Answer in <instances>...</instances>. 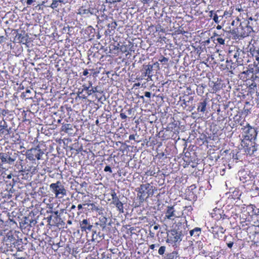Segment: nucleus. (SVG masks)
Wrapping results in <instances>:
<instances>
[{
	"label": "nucleus",
	"instance_id": "1",
	"mask_svg": "<svg viewBox=\"0 0 259 259\" xmlns=\"http://www.w3.org/2000/svg\"><path fill=\"white\" fill-rule=\"evenodd\" d=\"M249 21H248L247 23L240 22L239 27L237 29V30L235 29H233L232 30V34H236V35H238V36H240L243 38L248 36H253L254 31H253L252 27L251 26H249Z\"/></svg>",
	"mask_w": 259,
	"mask_h": 259
},
{
	"label": "nucleus",
	"instance_id": "2",
	"mask_svg": "<svg viewBox=\"0 0 259 259\" xmlns=\"http://www.w3.org/2000/svg\"><path fill=\"white\" fill-rule=\"evenodd\" d=\"M18 154L14 151L7 153L0 152V161L2 164H13Z\"/></svg>",
	"mask_w": 259,
	"mask_h": 259
},
{
	"label": "nucleus",
	"instance_id": "3",
	"mask_svg": "<svg viewBox=\"0 0 259 259\" xmlns=\"http://www.w3.org/2000/svg\"><path fill=\"white\" fill-rule=\"evenodd\" d=\"M50 188L52 191L55 194V197L58 198H62L66 195V190L64 186L60 181H57L55 183H52L50 185Z\"/></svg>",
	"mask_w": 259,
	"mask_h": 259
},
{
	"label": "nucleus",
	"instance_id": "4",
	"mask_svg": "<svg viewBox=\"0 0 259 259\" xmlns=\"http://www.w3.org/2000/svg\"><path fill=\"white\" fill-rule=\"evenodd\" d=\"M245 52L240 48H236L234 50H230L229 55L230 57L232 56L236 59L238 65H242L244 63L243 58H244Z\"/></svg>",
	"mask_w": 259,
	"mask_h": 259
},
{
	"label": "nucleus",
	"instance_id": "5",
	"mask_svg": "<svg viewBox=\"0 0 259 259\" xmlns=\"http://www.w3.org/2000/svg\"><path fill=\"white\" fill-rule=\"evenodd\" d=\"M44 154V151L37 147L35 148H31L28 151L27 157L30 160L35 159L39 160L42 159V156Z\"/></svg>",
	"mask_w": 259,
	"mask_h": 259
},
{
	"label": "nucleus",
	"instance_id": "6",
	"mask_svg": "<svg viewBox=\"0 0 259 259\" xmlns=\"http://www.w3.org/2000/svg\"><path fill=\"white\" fill-rule=\"evenodd\" d=\"M151 189L149 184H145L141 185L139 188L138 193L143 196H146L149 197L153 195V192H151Z\"/></svg>",
	"mask_w": 259,
	"mask_h": 259
},
{
	"label": "nucleus",
	"instance_id": "7",
	"mask_svg": "<svg viewBox=\"0 0 259 259\" xmlns=\"http://www.w3.org/2000/svg\"><path fill=\"white\" fill-rule=\"evenodd\" d=\"M82 87H83V90H85L86 93L85 95H82V98L83 99H86L87 96L91 95L94 93L98 92L97 87H92V82H89V85L83 84Z\"/></svg>",
	"mask_w": 259,
	"mask_h": 259
},
{
	"label": "nucleus",
	"instance_id": "8",
	"mask_svg": "<svg viewBox=\"0 0 259 259\" xmlns=\"http://www.w3.org/2000/svg\"><path fill=\"white\" fill-rule=\"evenodd\" d=\"M111 195L112 196L113 204L116 206V207L117 208V209L120 212H123V203L119 200L116 195V193L115 192V191H113L112 192Z\"/></svg>",
	"mask_w": 259,
	"mask_h": 259
},
{
	"label": "nucleus",
	"instance_id": "9",
	"mask_svg": "<svg viewBox=\"0 0 259 259\" xmlns=\"http://www.w3.org/2000/svg\"><path fill=\"white\" fill-rule=\"evenodd\" d=\"M244 130H245V132L246 134L245 137L247 138V139L251 140L255 139L257 136V133L254 128L251 127L248 124L247 126L245 127Z\"/></svg>",
	"mask_w": 259,
	"mask_h": 259
},
{
	"label": "nucleus",
	"instance_id": "10",
	"mask_svg": "<svg viewBox=\"0 0 259 259\" xmlns=\"http://www.w3.org/2000/svg\"><path fill=\"white\" fill-rule=\"evenodd\" d=\"M94 9L93 8H89L88 9H85L83 7H81L79 9L77 14L82 16L89 17L90 15H94Z\"/></svg>",
	"mask_w": 259,
	"mask_h": 259
},
{
	"label": "nucleus",
	"instance_id": "11",
	"mask_svg": "<svg viewBox=\"0 0 259 259\" xmlns=\"http://www.w3.org/2000/svg\"><path fill=\"white\" fill-rule=\"evenodd\" d=\"M173 236V241L175 242H180L182 240L183 234L182 231L172 230L170 232Z\"/></svg>",
	"mask_w": 259,
	"mask_h": 259
},
{
	"label": "nucleus",
	"instance_id": "12",
	"mask_svg": "<svg viewBox=\"0 0 259 259\" xmlns=\"http://www.w3.org/2000/svg\"><path fill=\"white\" fill-rule=\"evenodd\" d=\"M80 227L82 231H86L87 230L91 231L93 228L88 220L83 219L79 222Z\"/></svg>",
	"mask_w": 259,
	"mask_h": 259
},
{
	"label": "nucleus",
	"instance_id": "13",
	"mask_svg": "<svg viewBox=\"0 0 259 259\" xmlns=\"http://www.w3.org/2000/svg\"><path fill=\"white\" fill-rule=\"evenodd\" d=\"M175 212L176 210L173 206H168L165 216L168 219L174 220L175 218L177 217Z\"/></svg>",
	"mask_w": 259,
	"mask_h": 259
},
{
	"label": "nucleus",
	"instance_id": "14",
	"mask_svg": "<svg viewBox=\"0 0 259 259\" xmlns=\"http://www.w3.org/2000/svg\"><path fill=\"white\" fill-rule=\"evenodd\" d=\"M84 209L85 210L92 211H98L99 210V208L96 206L94 203H87L86 201H84L83 202Z\"/></svg>",
	"mask_w": 259,
	"mask_h": 259
},
{
	"label": "nucleus",
	"instance_id": "15",
	"mask_svg": "<svg viewBox=\"0 0 259 259\" xmlns=\"http://www.w3.org/2000/svg\"><path fill=\"white\" fill-rule=\"evenodd\" d=\"M12 245L14 247L16 248L19 251H22L24 249L23 246V241L21 239H15L12 243Z\"/></svg>",
	"mask_w": 259,
	"mask_h": 259
},
{
	"label": "nucleus",
	"instance_id": "16",
	"mask_svg": "<svg viewBox=\"0 0 259 259\" xmlns=\"http://www.w3.org/2000/svg\"><path fill=\"white\" fill-rule=\"evenodd\" d=\"M207 100L205 99L202 100L198 103V107H197V111L201 112L204 113L206 109V105H207Z\"/></svg>",
	"mask_w": 259,
	"mask_h": 259
},
{
	"label": "nucleus",
	"instance_id": "17",
	"mask_svg": "<svg viewBox=\"0 0 259 259\" xmlns=\"http://www.w3.org/2000/svg\"><path fill=\"white\" fill-rule=\"evenodd\" d=\"M257 145L255 143H253V145L251 144L250 146L248 147L245 148V152L247 154L250 155H253L254 153L257 150Z\"/></svg>",
	"mask_w": 259,
	"mask_h": 259
},
{
	"label": "nucleus",
	"instance_id": "18",
	"mask_svg": "<svg viewBox=\"0 0 259 259\" xmlns=\"http://www.w3.org/2000/svg\"><path fill=\"white\" fill-rule=\"evenodd\" d=\"M143 68L145 69L143 76H150L153 70V65H143Z\"/></svg>",
	"mask_w": 259,
	"mask_h": 259
},
{
	"label": "nucleus",
	"instance_id": "19",
	"mask_svg": "<svg viewBox=\"0 0 259 259\" xmlns=\"http://www.w3.org/2000/svg\"><path fill=\"white\" fill-rule=\"evenodd\" d=\"M201 229L200 228L196 227L190 231L191 236L197 237L201 234Z\"/></svg>",
	"mask_w": 259,
	"mask_h": 259
},
{
	"label": "nucleus",
	"instance_id": "20",
	"mask_svg": "<svg viewBox=\"0 0 259 259\" xmlns=\"http://www.w3.org/2000/svg\"><path fill=\"white\" fill-rule=\"evenodd\" d=\"M15 37L17 40L20 42H23L24 41H27V36H25L24 34H22L21 33H17L15 35Z\"/></svg>",
	"mask_w": 259,
	"mask_h": 259
},
{
	"label": "nucleus",
	"instance_id": "21",
	"mask_svg": "<svg viewBox=\"0 0 259 259\" xmlns=\"http://www.w3.org/2000/svg\"><path fill=\"white\" fill-rule=\"evenodd\" d=\"M72 125L70 124H65L62 126V131L66 133L72 134L70 131H72Z\"/></svg>",
	"mask_w": 259,
	"mask_h": 259
},
{
	"label": "nucleus",
	"instance_id": "22",
	"mask_svg": "<svg viewBox=\"0 0 259 259\" xmlns=\"http://www.w3.org/2000/svg\"><path fill=\"white\" fill-rule=\"evenodd\" d=\"M30 218L29 217H24L23 220H22L20 223L21 227L25 228L28 227L30 225Z\"/></svg>",
	"mask_w": 259,
	"mask_h": 259
},
{
	"label": "nucleus",
	"instance_id": "23",
	"mask_svg": "<svg viewBox=\"0 0 259 259\" xmlns=\"http://www.w3.org/2000/svg\"><path fill=\"white\" fill-rule=\"evenodd\" d=\"M100 225L103 229L106 228V224L107 221V219L105 217H101L99 219Z\"/></svg>",
	"mask_w": 259,
	"mask_h": 259
},
{
	"label": "nucleus",
	"instance_id": "24",
	"mask_svg": "<svg viewBox=\"0 0 259 259\" xmlns=\"http://www.w3.org/2000/svg\"><path fill=\"white\" fill-rule=\"evenodd\" d=\"M102 237L103 235H101L100 233L97 234L96 231H93L92 240L94 241L95 240H98L99 238L102 239Z\"/></svg>",
	"mask_w": 259,
	"mask_h": 259
},
{
	"label": "nucleus",
	"instance_id": "25",
	"mask_svg": "<svg viewBox=\"0 0 259 259\" xmlns=\"http://www.w3.org/2000/svg\"><path fill=\"white\" fill-rule=\"evenodd\" d=\"M59 4L57 0H53L52 3L50 6H47L49 7L53 10H56L59 7Z\"/></svg>",
	"mask_w": 259,
	"mask_h": 259
},
{
	"label": "nucleus",
	"instance_id": "26",
	"mask_svg": "<svg viewBox=\"0 0 259 259\" xmlns=\"http://www.w3.org/2000/svg\"><path fill=\"white\" fill-rule=\"evenodd\" d=\"M188 100H186V99H183L182 101V103L181 104L182 106L186 107L188 106V103L190 101L193 100V97H189Z\"/></svg>",
	"mask_w": 259,
	"mask_h": 259
},
{
	"label": "nucleus",
	"instance_id": "27",
	"mask_svg": "<svg viewBox=\"0 0 259 259\" xmlns=\"http://www.w3.org/2000/svg\"><path fill=\"white\" fill-rule=\"evenodd\" d=\"M250 50L252 55H259V47H253V48H250Z\"/></svg>",
	"mask_w": 259,
	"mask_h": 259
},
{
	"label": "nucleus",
	"instance_id": "28",
	"mask_svg": "<svg viewBox=\"0 0 259 259\" xmlns=\"http://www.w3.org/2000/svg\"><path fill=\"white\" fill-rule=\"evenodd\" d=\"M0 127L1 128L0 132H1L2 130H6L8 133H9V131L7 129L8 125L6 121H4L3 122H1Z\"/></svg>",
	"mask_w": 259,
	"mask_h": 259
},
{
	"label": "nucleus",
	"instance_id": "29",
	"mask_svg": "<svg viewBox=\"0 0 259 259\" xmlns=\"http://www.w3.org/2000/svg\"><path fill=\"white\" fill-rule=\"evenodd\" d=\"M209 232H210L211 233L213 234L214 237L215 238H217L218 237L219 231H217L216 229H215V226L211 227V228L209 230Z\"/></svg>",
	"mask_w": 259,
	"mask_h": 259
},
{
	"label": "nucleus",
	"instance_id": "30",
	"mask_svg": "<svg viewBox=\"0 0 259 259\" xmlns=\"http://www.w3.org/2000/svg\"><path fill=\"white\" fill-rule=\"evenodd\" d=\"M108 27L110 28L111 30L113 31L117 26L116 22L115 21L112 22L111 23L108 24Z\"/></svg>",
	"mask_w": 259,
	"mask_h": 259
},
{
	"label": "nucleus",
	"instance_id": "31",
	"mask_svg": "<svg viewBox=\"0 0 259 259\" xmlns=\"http://www.w3.org/2000/svg\"><path fill=\"white\" fill-rule=\"evenodd\" d=\"M168 259H176L177 257V253L174 251L167 255Z\"/></svg>",
	"mask_w": 259,
	"mask_h": 259
},
{
	"label": "nucleus",
	"instance_id": "32",
	"mask_svg": "<svg viewBox=\"0 0 259 259\" xmlns=\"http://www.w3.org/2000/svg\"><path fill=\"white\" fill-rule=\"evenodd\" d=\"M165 246H161L159 250H158V253L160 254V255H162L164 254L165 251Z\"/></svg>",
	"mask_w": 259,
	"mask_h": 259
},
{
	"label": "nucleus",
	"instance_id": "33",
	"mask_svg": "<svg viewBox=\"0 0 259 259\" xmlns=\"http://www.w3.org/2000/svg\"><path fill=\"white\" fill-rule=\"evenodd\" d=\"M168 61V59L167 58L162 56L160 59H159V61L163 64H165Z\"/></svg>",
	"mask_w": 259,
	"mask_h": 259
},
{
	"label": "nucleus",
	"instance_id": "34",
	"mask_svg": "<svg viewBox=\"0 0 259 259\" xmlns=\"http://www.w3.org/2000/svg\"><path fill=\"white\" fill-rule=\"evenodd\" d=\"M215 229L220 232L222 234H223L225 231L222 227L219 226H215Z\"/></svg>",
	"mask_w": 259,
	"mask_h": 259
},
{
	"label": "nucleus",
	"instance_id": "35",
	"mask_svg": "<svg viewBox=\"0 0 259 259\" xmlns=\"http://www.w3.org/2000/svg\"><path fill=\"white\" fill-rule=\"evenodd\" d=\"M138 197L139 198V200L140 201V202H143L145 200H146V199H147L148 197H147L146 196H143V195H139V194H138Z\"/></svg>",
	"mask_w": 259,
	"mask_h": 259
},
{
	"label": "nucleus",
	"instance_id": "36",
	"mask_svg": "<svg viewBox=\"0 0 259 259\" xmlns=\"http://www.w3.org/2000/svg\"><path fill=\"white\" fill-rule=\"evenodd\" d=\"M30 225L29 226V227H32L34 226L37 223V221L35 220L30 219Z\"/></svg>",
	"mask_w": 259,
	"mask_h": 259
},
{
	"label": "nucleus",
	"instance_id": "37",
	"mask_svg": "<svg viewBox=\"0 0 259 259\" xmlns=\"http://www.w3.org/2000/svg\"><path fill=\"white\" fill-rule=\"evenodd\" d=\"M7 35L6 36L4 35L0 36V44H2L5 42V41L7 39Z\"/></svg>",
	"mask_w": 259,
	"mask_h": 259
},
{
	"label": "nucleus",
	"instance_id": "38",
	"mask_svg": "<svg viewBox=\"0 0 259 259\" xmlns=\"http://www.w3.org/2000/svg\"><path fill=\"white\" fill-rule=\"evenodd\" d=\"M218 42H219L221 45H224L225 44V40L221 37L218 38L217 39Z\"/></svg>",
	"mask_w": 259,
	"mask_h": 259
},
{
	"label": "nucleus",
	"instance_id": "39",
	"mask_svg": "<svg viewBox=\"0 0 259 259\" xmlns=\"http://www.w3.org/2000/svg\"><path fill=\"white\" fill-rule=\"evenodd\" d=\"M218 19H219V17H218L217 14H214V16H213V20L215 22V23H219V21Z\"/></svg>",
	"mask_w": 259,
	"mask_h": 259
},
{
	"label": "nucleus",
	"instance_id": "40",
	"mask_svg": "<svg viewBox=\"0 0 259 259\" xmlns=\"http://www.w3.org/2000/svg\"><path fill=\"white\" fill-rule=\"evenodd\" d=\"M56 223L59 224L61 225H64L65 222L62 220V219L60 217L59 219H58V221H56Z\"/></svg>",
	"mask_w": 259,
	"mask_h": 259
},
{
	"label": "nucleus",
	"instance_id": "41",
	"mask_svg": "<svg viewBox=\"0 0 259 259\" xmlns=\"http://www.w3.org/2000/svg\"><path fill=\"white\" fill-rule=\"evenodd\" d=\"M104 171H109L110 173H112V171L111 169V168L109 165H107L104 168Z\"/></svg>",
	"mask_w": 259,
	"mask_h": 259
},
{
	"label": "nucleus",
	"instance_id": "42",
	"mask_svg": "<svg viewBox=\"0 0 259 259\" xmlns=\"http://www.w3.org/2000/svg\"><path fill=\"white\" fill-rule=\"evenodd\" d=\"M54 213L55 215V218L56 219V221H58V219H59V218L60 217V214H59V212L58 211H54Z\"/></svg>",
	"mask_w": 259,
	"mask_h": 259
},
{
	"label": "nucleus",
	"instance_id": "43",
	"mask_svg": "<svg viewBox=\"0 0 259 259\" xmlns=\"http://www.w3.org/2000/svg\"><path fill=\"white\" fill-rule=\"evenodd\" d=\"M121 0H106V2L107 3L112 4L116 2H120Z\"/></svg>",
	"mask_w": 259,
	"mask_h": 259
},
{
	"label": "nucleus",
	"instance_id": "44",
	"mask_svg": "<svg viewBox=\"0 0 259 259\" xmlns=\"http://www.w3.org/2000/svg\"><path fill=\"white\" fill-rule=\"evenodd\" d=\"M8 223V221H5L4 220H2L1 218H0V226L2 225H3L5 224V225H6Z\"/></svg>",
	"mask_w": 259,
	"mask_h": 259
},
{
	"label": "nucleus",
	"instance_id": "45",
	"mask_svg": "<svg viewBox=\"0 0 259 259\" xmlns=\"http://www.w3.org/2000/svg\"><path fill=\"white\" fill-rule=\"evenodd\" d=\"M120 116L122 119H125L127 118V116L123 113H121L120 114Z\"/></svg>",
	"mask_w": 259,
	"mask_h": 259
},
{
	"label": "nucleus",
	"instance_id": "46",
	"mask_svg": "<svg viewBox=\"0 0 259 259\" xmlns=\"http://www.w3.org/2000/svg\"><path fill=\"white\" fill-rule=\"evenodd\" d=\"M0 110H1L0 113L2 114L3 116H5L8 113V112L4 109H1L0 108Z\"/></svg>",
	"mask_w": 259,
	"mask_h": 259
},
{
	"label": "nucleus",
	"instance_id": "47",
	"mask_svg": "<svg viewBox=\"0 0 259 259\" xmlns=\"http://www.w3.org/2000/svg\"><path fill=\"white\" fill-rule=\"evenodd\" d=\"M78 210H81L82 209H84L83 203L82 204H79L77 206Z\"/></svg>",
	"mask_w": 259,
	"mask_h": 259
},
{
	"label": "nucleus",
	"instance_id": "48",
	"mask_svg": "<svg viewBox=\"0 0 259 259\" xmlns=\"http://www.w3.org/2000/svg\"><path fill=\"white\" fill-rule=\"evenodd\" d=\"M151 93L150 92H146L145 93V97H147V98H150L151 97Z\"/></svg>",
	"mask_w": 259,
	"mask_h": 259
},
{
	"label": "nucleus",
	"instance_id": "49",
	"mask_svg": "<svg viewBox=\"0 0 259 259\" xmlns=\"http://www.w3.org/2000/svg\"><path fill=\"white\" fill-rule=\"evenodd\" d=\"M84 92H85V90H83V87L82 89H79L78 91V94H82Z\"/></svg>",
	"mask_w": 259,
	"mask_h": 259
},
{
	"label": "nucleus",
	"instance_id": "50",
	"mask_svg": "<svg viewBox=\"0 0 259 259\" xmlns=\"http://www.w3.org/2000/svg\"><path fill=\"white\" fill-rule=\"evenodd\" d=\"M89 74L88 70L87 69H85L83 70L82 72V75L84 76H87Z\"/></svg>",
	"mask_w": 259,
	"mask_h": 259
},
{
	"label": "nucleus",
	"instance_id": "51",
	"mask_svg": "<svg viewBox=\"0 0 259 259\" xmlns=\"http://www.w3.org/2000/svg\"><path fill=\"white\" fill-rule=\"evenodd\" d=\"M233 242H230L227 243V246H228V247L231 248L233 246Z\"/></svg>",
	"mask_w": 259,
	"mask_h": 259
},
{
	"label": "nucleus",
	"instance_id": "52",
	"mask_svg": "<svg viewBox=\"0 0 259 259\" xmlns=\"http://www.w3.org/2000/svg\"><path fill=\"white\" fill-rule=\"evenodd\" d=\"M111 31L112 30H111V29L109 28L106 30L105 32L106 34H110L111 33H112Z\"/></svg>",
	"mask_w": 259,
	"mask_h": 259
},
{
	"label": "nucleus",
	"instance_id": "53",
	"mask_svg": "<svg viewBox=\"0 0 259 259\" xmlns=\"http://www.w3.org/2000/svg\"><path fill=\"white\" fill-rule=\"evenodd\" d=\"M135 139V136L134 135H131L129 136V140H134Z\"/></svg>",
	"mask_w": 259,
	"mask_h": 259
},
{
	"label": "nucleus",
	"instance_id": "54",
	"mask_svg": "<svg viewBox=\"0 0 259 259\" xmlns=\"http://www.w3.org/2000/svg\"><path fill=\"white\" fill-rule=\"evenodd\" d=\"M33 0H27V4L28 5H30L32 4V3H33Z\"/></svg>",
	"mask_w": 259,
	"mask_h": 259
},
{
	"label": "nucleus",
	"instance_id": "55",
	"mask_svg": "<svg viewBox=\"0 0 259 259\" xmlns=\"http://www.w3.org/2000/svg\"><path fill=\"white\" fill-rule=\"evenodd\" d=\"M186 32V31H182V30H180V29H179V30H178V33L179 34L181 33V34H185Z\"/></svg>",
	"mask_w": 259,
	"mask_h": 259
},
{
	"label": "nucleus",
	"instance_id": "56",
	"mask_svg": "<svg viewBox=\"0 0 259 259\" xmlns=\"http://www.w3.org/2000/svg\"><path fill=\"white\" fill-rule=\"evenodd\" d=\"M52 217H53V215H50V217L47 218L48 222H49V223H50V221H51Z\"/></svg>",
	"mask_w": 259,
	"mask_h": 259
},
{
	"label": "nucleus",
	"instance_id": "57",
	"mask_svg": "<svg viewBox=\"0 0 259 259\" xmlns=\"http://www.w3.org/2000/svg\"><path fill=\"white\" fill-rule=\"evenodd\" d=\"M159 227V225H155L154 227H153V229L154 230H157Z\"/></svg>",
	"mask_w": 259,
	"mask_h": 259
},
{
	"label": "nucleus",
	"instance_id": "58",
	"mask_svg": "<svg viewBox=\"0 0 259 259\" xmlns=\"http://www.w3.org/2000/svg\"><path fill=\"white\" fill-rule=\"evenodd\" d=\"M243 73L246 74H248L249 73H251V71L250 70H247L246 71H244Z\"/></svg>",
	"mask_w": 259,
	"mask_h": 259
},
{
	"label": "nucleus",
	"instance_id": "59",
	"mask_svg": "<svg viewBox=\"0 0 259 259\" xmlns=\"http://www.w3.org/2000/svg\"><path fill=\"white\" fill-rule=\"evenodd\" d=\"M57 1L58 2L59 4V3L65 4V2H64V0H57Z\"/></svg>",
	"mask_w": 259,
	"mask_h": 259
},
{
	"label": "nucleus",
	"instance_id": "60",
	"mask_svg": "<svg viewBox=\"0 0 259 259\" xmlns=\"http://www.w3.org/2000/svg\"><path fill=\"white\" fill-rule=\"evenodd\" d=\"M155 244H152L150 246V248L151 249H154V248H155Z\"/></svg>",
	"mask_w": 259,
	"mask_h": 259
},
{
	"label": "nucleus",
	"instance_id": "61",
	"mask_svg": "<svg viewBox=\"0 0 259 259\" xmlns=\"http://www.w3.org/2000/svg\"><path fill=\"white\" fill-rule=\"evenodd\" d=\"M213 11H210L209 12V17H212L213 16Z\"/></svg>",
	"mask_w": 259,
	"mask_h": 259
},
{
	"label": "nucleus",
	"instance_id": "62",
	"mask_svg": "<svg viewBox=\"0 0 259 259\" xmlns=\"http://www.w3.org/2000/svg\"><path fill=\"white\" fill-rule=\"evenodd\" d=\"M76 207L75 205H72V206H71V208H70V209L71 210H72V209H75Z\"/></svg>",
	"mask_w": 259,
	"mask_h": 259
},
{
	"label": "nucleus",
	"instance_id": "63",
	"mask_svg": "<svg viewBox=\"0 0 259 259\" xmlns=\"http://www.w3.org/2000/svg\"><path fill=\"white\" fill-rule=\"evenodd\" d=\"M142 2L144 4L148 3V0H141Z\"/></svg>",
	"mask_w": 259,
	"mask_h": 259
},
{
	"label": "nucleus",
	"instance_id": "64",
	"mask_svg": "<svg viewBox=\"0 0 259 259\" xmlns=\"http://www.w3.org/2000/svg\"><path fill=\"white\" fill-rule=\"evenodd\" d=\"M255 60L257 61L259 63V57L258 56H255Z\"/></svg>",
	"mask_w": 259,
	"mask_h": 259
}]
</instances>
